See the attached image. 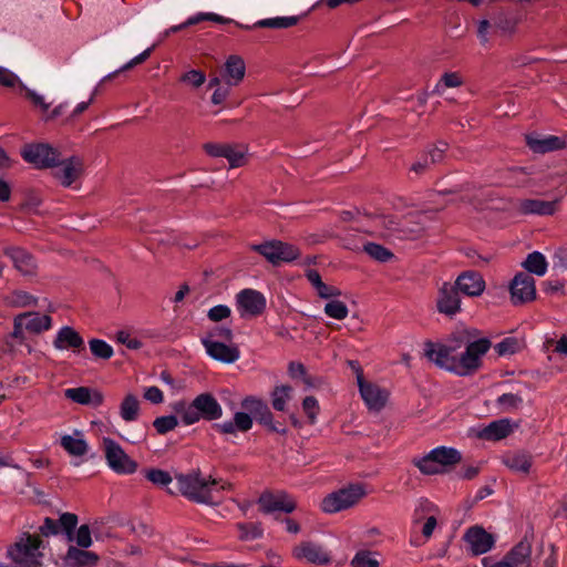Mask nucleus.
<instances>
[{
    "label": "nucleus",
    "instance_id": "obj_45",
    "mask_svg": "<svg viewBox=\"0 0 567 567\" xmlns=\"http://www.w3.org/2000/svg\"><path fill=\"white\" fill-rule=\"evenodd\" d=\"M89 346L92 354L97 359L109 360L114 353L113 348L101 339H91Z\"/></svg>",
    "mask_w": 567,
    "mask_h": 567
},
{
    "label": "nucleus",
    "instance_id": "obj_26",
    "mask_svg": "<svg viewBox=\"0 0 567 567\" xmlns=\"http://www.w3.org/2000/svg\"><path fill=\"white\" fill-rule=\"evenodd\" d=\"M439 312L453 317L461 310V300L457 289L445 282L440 291L436 301Z\"/></svg>",
    "mask_w": 567,
    "mask_h": 567
},
{
    "label": "nucleus",
    "instance_id": "obj_37",
    "mask_svg": "<svg viewBox=\"0 0 567 567\" xmlns=\"http://www.w3.org/2000/svg\"><path fill=\"white\" fill-rule=\"evenodd\" d=\"M503 463L513 472L527 474L532 467V457L525 453H508Z\"/></svg>",
    "mask_w": 567,
    "mask_h": 567
},
{
    "label": "nucleus",
    "instance_id": "obj_30",
    "mask_svg": "<svg viewBox=\"0 0 567 567\" xmlns=\"http://www.w3.org/2000/svg\"><path fill=\"white\" fill-rule=\"evenodd\" d=\"M64 395L66 399L83 405L100 406L104 400L101 392L92 391L86 386L66 389Z\"/></svg>",
    "mask_w": 567,
    "mask_h": 567
},
{
    "label": "nucleus",
    "instance_id": "obj_46",
    "mask_svg": "<svg viewBox=\"0 0 567 567\" xmlns=\"http://www.w3.org/2000/svg\"><path fill=\"white\" fill-rule=\"evenodd\" d=\"M470 333L471 329L455 331L443 344L450 348H455V354H460L458 350L466 348V344L470 342Z\"/></svg>",
    "mask_w": 567,
    "mask_h": 567
},
{
    "label": "nucleus",
    "instance_id": "obj_1",
    "mask_svg": "<svg viewBox=\"0 0 567 567\" xmlns=\"http://www.w3.org/2000/svg\"><path fill=\"white\" fill-rule=\"evenodd\" d=\"M241 408L246 412H236L231 421L223 423H214L213 429L220 434H236L239 432H248L252 427V417L260 424L267 426L271 432L286 434L287 429L280 423L274 422L272 413L265 401L256 396H246L241 401Z\"/></svg>",
    "mask_w": 567,
    "mask_h": 567
},
{
    "label": "nucleus",
    "instance_id": "obj_21",
    "mask_svg": "<svg viewBox=\"0 0 567 567\" xmlns=\"http://www.w3.org/2000/svg\"><path fill=\"white\" fill-rule=\"evenodd\" d=\"M204 151L212 157H225L230 167H240L245 164V151L233 144L228 143H205Z\"/></svg>",
    "mask_w": 567,
    "mask_h": 567
},
{
    "label": "nucleus",
    "instance_id": "obj_33",
    "mask_svg": "<svg viewBox=\"0 0 567 567\" xmlns=\"http://www.w3.org/2000/svg\"><path fill=\"white\" fill-rule=\"evenodd\" d=\"M513 432V426L508 419H502L491 422L485 426L478 436L486 441H499L507 437Z\"/></svg>",
    "mask_w": 567,
    "mask_h": 567
},
{
    "label": "nucleus",
    "instance_id": "obj_32",
    "mask_svg": "<svg viewBox=\"0 0 567 567\" xmlns=\"http://www.w3.org/2000/svg\"><path fill=\"white\" fill-rule=\"evenodd\" d=\"M99 561V556L89 550L70 546L65 556V563L71 567H94Z\"/></svg>",
    "mask_w": 567,
    "mask_h": 567
},
{
    "label": "nucleus",
    "instance_id": "obj_14",
    "mask_svg": "<svg viewBox=\"0 0 567 567\" xmlns=\"http://www.w3.org/2000/svg\"><path fill=\"white\" fill-rule=\"evenodd\" d=\"M567 194V188L560 192V196L554 200L534 198L517 199L513 208L518 215L551 216L557 212L561 198Z\"/></svg>",
    "mask_w": 567,
    "mask_h": 567
},
{
    "label": "nucleus",
    "instance_id": "obj_6",
    "mask_svg": "<svg viewBox=\"0 0 567 567\" xmlns=\"http://www.w3.org/2000/svg\"><path fill=\"white\" fill-rule=\"evenodd\" d=\"M478 334L477 329H471L470 342L466 344L465 351L460 354L464 375L472 374L481 368L482 358L492 346L489 339L477 338Z\"/></svg>",
    "mask_w": 567,
    "mask_h": 567
},
{
    "label": "nucleus",
    "instance_id": "obj_64",
    "mask_svg": "<svg viewBox=\"0 0 567 567\" xmlns=\"http://www.w3.org/2000/svg\"><path fill=\"white\" fill-rule=\"evenodd\" d=\"M117 341L132 350H138L143 346L141 340H138L136 338H132L130 336V333H127L125 331L117 332Z\"/></svg>",
    "mask_w": 567,
    "mask_h": 567
},
{
    "label": "nucleus",
    "instance_id": "obj_35",
    "mask_svg": "<svg viewBox=\"0 0 567 567\" xmlns=\"http://www.w3.org/2000/svg\"><path fill=\"white\" fill-rule=\"evenodd\" d=\"M532 546L528 542H519L504 557L514 567H529Z\"/></svg>",
    "mask_w": 567,
    "mask_h": 567
},
{
    "label": "nucleus",
    "instance_id": "obj_8",
    "mask_svg": "<svg viewBox=\"0 0 567 567\" xmlns=\"http://www.w3.org/2000/svg\"><path fill=\"white\" fill-rule=\"evenodd\" d=\"M102 446L107 465L117 474H133L137 470V463L132 460L122 446L110 437H103Z\"/></svg>",
    "mask_w": 567,
    "mask_h": 567
},
{
    "label": "nucleus",
    "instance_id": "obj_49",
    "mask_svg": "<svg viewBox=\"0 0 567 567\" xmlns=\"http://www.w3.org/2000/svg\"><path fill=\"white\" fill-rule=\"evenodd\" d=\"M324 313L333 319L343 320L348 317L349 310L344 302L331 300L324 306Z\"/></svg>",
    "mask_w": 567,
    "mask_h": 567
},
{
    "label": "nucleus",
    "instance_id": "obj_51",
    "mask_svg": "<svg viewBox=\"0 0 567 567\" xmlns=\"http://www.w3.org/2000/svg\"><path fill=\"white\" fill-rule=\"evenodd\" d=\"M178 425V419L175 415H165L156 417L153 422V426L156 432L164 435L173 431Z\"/></svg>",
    "mask_w": 567,
    "mask_h": 567
},
{
    "label": "nucleus",
    "instance_id": "obj_62",
    "mask_svg": "<svg viewBox=\"0 0 567 567\" xmlns=\"http://www.w3.org/2000/svg\"><path fill=\"white\" fill-rule=\"evenodd\" d=\"M25 316H16L13 320V331L9 333V339H14L19 344H22L25 340L23 329V319Z\"/></svg>",
    "mask_w": 567,
    "mask_h": 567
},
{
    "label": "nucleus",
    "instance_id": "obj_5",
    "mask_svg": "<svg viewBox=\"0 0 567 567\" xmlns=\"http://www.w3.org/2000/svg\"><path fill=\"white\" fill-rule=\"evenodd\" d=\"M462 460L461 453L446 446H440L421 458H414L413 464L420 470L422 474L434 475L441 473V466H450L460 463Z\"/></svg>",
    "mask_w": 567,
    "mask_h": 567
},
{
    "label": "nucleus",
    "instance_id": "obj_40",
    "mask_svg": "<svg viewBox=\"0 0 567 567\" xmlns=\"http://www.w3.org/2000/svg\"><path fill=\"white\" fill-rule=\"evenodd\" d=\"M300 18L292 17H276L269 19H262L257 21L254 27L259 28H271V29H288L296 25L299 22Z\"/></svg>",
    "mask_w": 567,
    "mask_h": 567
},
{
    "label": "nucleus",
    "instance_id": "obj_24",
    "mask_svg": "<svg viewBox=\"0 0 567 567\" xmlns=\"http://www.w3.org/2000/svg\"><path fill=\"white\" fill-rule=\"evenodd\" d=\"M3 255L12 260L13 267L24 276L35 274L37 262L34 257L25 249L17 246H9L3 249Z\"/></svg>",
    "mask_w": 567,
    "mask_h": 567
},
{
    "label": "nucleus",
    "instance_id": "obj_4",
    "mask_svg": "<svg viewBox=\"0 0 567 567\" xmlns=\"http://www.w3.org/2000/svg\"><path fill=\"white\" fill-rule=\"evenodd\" d=\"M42 545L40 536L23 533L20 538L9 548V557L17 564L25 567H40L39 560L42 554L39 548Z\"/></svg>",
    "mask_w": 567,
    "mask_h": 567
},
{
    "label": "nucleus",
    "instance_id": "obj_28",
    "mask_svg": "<svg viewBox=\"0 0 567 567\" xmlns=\"http://www.w3.org/2000/svg\"><path fill=\"white\" fill-rule=\"evenodd\" d=\"M454 287L457 291L471 297H476L484 291L485 281L478 272L465 271L457 277Z\"/></svg>",
    "mask_w": 567,
    "mask_h": 567
},
{
    "label": "nucleus",
    "instance_id": "obj_63",
    "mask_svg": "<svg viewBox=\"0 0 567 567\" xmlns=\"http://www.w3.org/2000/svg\"><path fill=\"white\" fill-rule=\"evenodd\" d=\"M233 337L234 334L230 328L218 326L209 330L205 338H209L210 340L221 339L230 342Z\"/></svg>",
    "mask_w": 567,
    "mask_h": 567
},
{
    "label": "nucleus",
    "instance_id": "obj_55",
    "mask_svg": "<svg viewBox=\"0 0 567 567\" xmlns=\"http://www.w3.org/2000/svg\"><path fill=\"white\" fill-rule=\"evenodd\" d=\"M21 84H22V82L20 81L18 75H16L10 70L0 66V85H2L4 87H10V89L17 87L19 90Z\"/></svg>",
    "mask_w": 567,
    "mask_h": 567
},
{
    "label": "nucleus",
    "instance_id": "obj_38",
    "mask_svg": "<svg viewBox=\"0 0 567 567\" xmlns=\"http://www.w3.org/2000/svg\"><path fill=\"white\" fill-rule=\"evenodd\" d=\"M140 414V401L134 394H127L121 405L120 415L125 422L136 421Z\"/></svg>",
    "mask_w": 567,
    "mask_h": 567
},
{
    "label": "nucleus",
    "instance_id": "obj_44",
    "mask_svg": "<svg viewBox=\"0 0 567 567\" xmlns=\"http://www.w3.org/2000/svg\"><path fill=\"white\" fill-rule=\"evenodd\" d=\"M363 250L374 260L380 262H386L391 260L394 255L393 252L382 245L375 243H367L363 246Z\"/></svg>",
    "mask_w": 567,
    "mask_h": 567
},
{
    "label": "nucleus",
    "instance_id": "obj_43",
    "mask_svg": "<svg viewBox=\"0 0 567 567\" xmlns=\"http://www.w3.org/2000/svg\"><path fill=\"white\" fill-rule=\"evenodd\" d=\"M290 385H278L271 392V404L276 411H285L287 401L291 398Z\"/></svg>",
    "mask_w": 567,
    "mask_h": 567
},
{
    "label": "nucleus",
    "instance_id": "obj_12",
    "mask_svg": "<svg viewBox=\"0 0 567 567\" xmlns=\"http://www.w3.org/2000/svg\"><path fill=\"white\" fill-rule=\"evenodd\" d=\"M516 28V21L505 12H498L491 19L480 21L477 35L482 43L488 41V34L503 35L512 33Z\"/></svg>",
    "mask_w": 567,
    "mask_h": 567
},
{
    "label": "nucleus",
    "instance_id": "obj_34",
    "mask_svg": "<svg viewBox=\"0 0 567 567\" xmlns=\"http://www.w3.org/2000/svg\"><path fill=\"white\" fill-rule=\"evenodd\" d=\"M245 62L239 55H230L225 63L223 76L228 85H237L245 76Z\"/></svg>",
    "mask_w": 567,
    "mask_h": 567
},
{
    "label": "nucleus",
    "instance_id": "obj_52",
    "mask_svg": "<svg viewBox=\"0 0 567 567\" xmlns=\"http://www.w3.org/2000/svg\"><path fill=\"white\" fill-rule=\"evenodd\" d=\"M463 84L462 76L457 72H446L442 75L440 82L436 84L434 93L442 94V86L444 87H458Z\"/></svg>",
    "mask_w": 567,
    "mask_h": 567
},
{
    "label": "nucleus",
    "instance_id": "obj_25",
    "mask_svg": "<svg viewBox=\"0 0 567 567\" xmlns=\"http://www.w3.org/2000/svg\"><path fill=\"white\" fill-rule=\"evenodd\" d=\"M206 352L215 360L224 363H234L239 359L240 351L237 346H228L217 340L204 338L202 340Z\"/></svg>",
    "mask_w": 567,
    "mask_h": 567
},
{
    "label": "nucleus",
    "instance_id": "obj_23",
    "mask_svg": "<svg viewBox=\"0 0 567 567\" xmlns=\"http://www.w3.org/2000/svg\"><path fill=\"white\" fill-rule=\"evenodd\" d=\"M204 21H210V22L220 23V24L235 23L237 27H239L241 29H245V30H249V29H254L255 28L254 25H251V27L250 25H244V24H241L239 22L234 21L233 19L221 17V16H219L217 13L199 12V13L193 16V17H189L185 22H183L181 24H177V25H173L169 29H167L164 32V37L166 38V37H168L172 33H176V32H178L181 30H184L187 27L195 25V24H198V23L204 22Z\"/></svg>",
    "mask_w": 567,
    "mask_h": 567
},
{
    "label": "nucleus",
    "instance_id": "obj_17",
    "mask_svg": "<svg viewBox=\"0 0 567 567\" xmlns=\"http://www.w3.org/2000/svg\"><path fill=\"white\" fill-rule=\"evenodd\" d=\"M513 305H523L536 299L535 279L528 272H518L509 285Z\"/></svg>",
    "mask_w": 567,
    "mask_h": 567
},
{
    "label": "nucleus",
    "instance_id": "obj_18",
    "mask_svg": "<svg viewBox=\"0 0 567 567\" xmlns=\"http://www.w3.org/2000/svg\"><path fill=\"white\" fill-rule=\"evenodd\" d=\"M292 556L299 561L324 566L331 563V556L319 544L306 540L292 548Z\"/></svg>",
    "mask_w": 567,
    "mask_h": 567
},
{
    "label": "nucleus",
    "instance_id": "obj_36",
    "mask_svg": "<svg viewBox=\"0 0 567 567\" xmlns=\"http://www.w3.org/2000/svg\"><path fill=\"white\" fill-rule=\"evenodd\" d=\"M19 316H25L23 319L24 328L32 333H41L49 330L52 326V319L48 315H41L39 312H25L20 313Z\"/></svg>",
    "mask_w": 567,
    "mask_h": 567
},
{
    "label": "nucleus",
    "instance_id": "obj_19",
    "mask_svg": "<svg viewBox=\"0 0 567 567\" xmlns=\"http://www.w3.org/2000/svg\"><path fill=\"white\" fill-rule=\"evenodd\" d=\"M78 525V516L73 513H63L59 520L50 517H45L43 524L39 527V532L42 536L49 537L58 535L64 532L68 536V540H73V532Z\"/></svg>",
    "mask_w": 567,
    "mask_h": 567
},
{
    "label": "nucleus",
    "instance_id": "obj_53",
    "mask_svg": "<svg viewBox=\"0 0 567 567\" xmlns=\"http://www.w3.org/2000/svg\"><path fill=\"white\" fill-rule=\"evenodd\" d=\"M14 307H29L37 305V298L23 290H14L9 297Z\"/></svg>",
    "mask_w": 567,
    "mask_h": 567
},
{
    "label": "nucleus",
    "instance_id": "obj_10",
    "mask_svg": "<svg viewBox=\"0 0 567 567\" xmlns=\"http://www.w3.org/2000/svg\"><path fill=\"white\" fill-rule=\"evenodd\" d=\"M364 496V489L361 485H351L327 495L321 502V509L324 513H337L347 509Z\"/></svg>",
    "mask_w": 567,
    "mask_h": 567
},
{
    "label": "nucleus",
    "instance_id": "obj_41",
    "mask_svg": "<svg viewBox=\"0 0 567 567\" xmlns=\"http://www.w3.org/2000/svg\"><path fill=\"white\" fill-rule=\"evenodd\" d=\"M496 405L501 412L511 413L520 409L523 398L515 393H504L497 398Z\"/></svg>",
    "mask_w": 567,
    "mask_h": 567
},
{
    "label": "nucleus",
    "instance_id": "obj_22",
    "mask_svg": "<svg viewBox=\"0 0 567 567\" xmlns=\"http://www.w3.org/2000/svg\"><path fill=\"white\" fill-rule=\"evenodd\" d=\"M463 539L468 544L470 550L474 556L489 551L495 544L494 536L478 525L470 527L465 532Z\"/></svg>",
    "mask_w": 567,
    "mask_h": 567
},
{
    "label": "nucleus",
    "instance_id": "obj_48",
    "mask_svg": "<svg viewBox=\"0 0 567 567\" xmlns=\"http://www.w3.org/2000/svg\"><path fill=\"white\" fill-rule=\"evenodd\" d=\"M143 473L146 480L157 486H167L173 481L168 472L159 468H146Z\"/></svg>",
    "mask_w": 567,
    "mask_h": 567
},
{
    "label": "nucleus",
    "instance_id": "obj_2",
    "mask_svg": "<svg viewBox=\"0 0 567 567\" xmlns=\"http://www.w3.org/2000/svg\"><path fill=\"white\" fill-rule=\"evenodd\" d=\"M173 410L181 416L185 425H192L199 420L215 421L221 417L223 409L216 398L209 393L198 394L192 402L177 401Z\"/></svg>",
    "mask_w": 567,
    "mask_h": 567
},
{
    "label": "nucleus",
    "instance_id": "obj_29",
    "mask_svg": "<svg viewBox=\"0 0 567 567\" xmlns=\"http://www.w3.org/2000/svg\"><path fill=\"white\" fill-rule=\"evenodd\" d=\"M526 144L534 153L539 154L561 150L565 146V142L558 136L548 135L542 137L537 134L526 135Z\"/></svg>",
    "mask_w": 567,
    "mask_h": 567
},
{
    "label": "nucleus",
    "instance_id": "obj_50",
    "mask_svg": "<svg viewBox=\"0 0 567 567\" xmlns=\"http://www.w3.org/2000/svg\"><path fill=\"white\" fill-rule=\"evenodd\" d=\"M370 550H359L350 561L351 567H380V563L372 557Z\"/></svg>",
    "mask_w": 567,
    "mask_h": 567
},
{
    "label": "nucleus",
    "instance_id": "obj_61",
    "mask_svg": "<svg viewBox=\"0 0 567 567\" xmlns=\"http://www.w3.org/2000/svg\"><path fill=\"white\" fill-rule=\"evenodd\" d=\"M19 91L24 93V96L32 102L34 106L41 107L42 111H48L49 104L44 102V99L37 94L34 91L28 89L23 83L20 85Z\"/></svg>",
    "mask_w": 567,
    "mask_h": 567
},
{
    "label": "nucleus",
    "instance_id": "obj_42",
    "mask_svg": "<svg viewBox=\"0 0 567 567\" xmlns=\"http://www.w3.org/2000/svg\"><path fill=\"white\" fill-rule=\"evenodd\" d=\"M61 446L73 456H83L86 454L89 449L83 439H75L71 435L62 436Z\"/></svg>",
    "mask_w": 567,
    "mask_h": 567
},
{
    "label": "nucleus",
    "instance_id": "obj_56",
    "mask_svg": "<svg viewBox=\"0 0 567 567\" xmlns=\"http://www.w3.org/2000/svg\"><path fill=\"white\" fill-rule=\"evenodd\" d=\"M238 529L241 532V539H256L262 535V529L258 524H237Z\"/></svg>",
    "mask_w": 567,
    "mask_h": 567
},
{
    "label": "nucleus",
    "instance_id": "obj_39",
    "mask_svg": "<svg viewBox=\"0 0 567 567\" xmlns=\"http://www.w3.org/2000/svg\"><path fill=\"white\" fill-rule=\"evenodd\" d=\"M524 268L528 274H535L537 276H544L547 270V261L545 256L539 251H533L527 255L523 262Z\"/></svg>",
    "mask_w": 567,
    "mask_h": 567
},
{
    "label": "nucleus",
    "instance_id": "obj_54",
    "mask_svg": "<svg viewBox=\"0 0 567 567\" xmlns=\"http://www.w3.org/2000/svg\"><path fill=\"white\" fill-rule=\"evenodd\" d=\"M498 355L514 354L519 350V341L516 338L508 337L494 347Z\"/></svg>",
    "mask_w": 567,
    "mask_h": 567
},
{
    "label": "nucleus",
    "instance_id": "obj_59",
    "mask_svg": "<svg viewBox=\"0 0 567 567\" xmlns=\"http://www.w3.org/2000/svg\"><path fill=\"white\" fill-rule=\"evenodd\" d=\"M73 540L76 542L79 547L87 548L92 545L91 530L89 525H81L76 532L75 537L73 536Z\"/></svg>",
    "mask_w": 567,
    "mask_h": 567
},
{
    "label": "nucleus",
    "instance_id": "obj_13",
    "mask_svg": "<svg viewBox=\"0 0 567 567\" xmlns=\"http://www.w3.org/2000/svg\"><path fill=\"white\" fill-rule=\"evenodd\" d=\"M22 157L39 168L54 167L60 162V153L44 143L27 145L22 151Z\"/></svg>",
    "mask_w": 567,
    "mask_h": 567
},
{
    "label": "nucleus",
    "instance_id": "obj_15",
    "mask_svg": "<svg viewBox=\"0 0 567 567\" xmlns=\"http://www.w3.org/2000/svg\"><path fill=\"white\" fill-rule=\"evenodd\" d=\"M258 505L265 514H271L277 511L292 513L297 507L296 501L285 491L276 493L270 491L262 492L258 498Z\"/></svg>",
    "mask_w": 567,
    "mask_h": 567
},
{
    "label": "nucleus",
    "instance_id": "obj_20",
    "mask_svg": "<svg viewBox=\"0 0 567 567\" xmlns=\"http://www.w3.org/2000/svg\"><path fill=\"white\" fill-rule=\"evenodd\" d=\"M237 308L241 317L260 316L266 308V299L264 295L254 289H244L236 296Z\"/></svg>",
    "mask_w": 567,
    "mask_h": 567
},
{
    "label": "nucleus",
    "instance_id": "obj_31",
    "mask_svg": "<svg viewBox=\"0 0 567 567\" xmlns=\"http://www.w3.org/2000/svg\"><path fill=\"white\" fill-rule=\"evenodd\" d=\"M62 168L56 173L61 184L65 187L71 186L83 173V161L78 156H71L62 161Z\"/></svg>",
    "mask_w": 567,
    "mask_h": 567
},
{
    "label": "nucleus",
    "instance_id": "obj_11",
    "mask_svg": "<svg viewBox=\"0 0 567 567\" xmlns=\"http://www.w3.org/2000/svg\"><path fill=\"white\" fill-rule=\"evenodd\" d=\"M427 219L426 212H413L399 221L389 218L386 226L390 230L396 231L402 238L416 239L424 233V224Z\"/></svg>",
    "mask_w": 567,
    "mask_h": 567
},
{
    "label": "nucleus",
    "instance_id": "obj_9",
    "mask_svg": "<svg viewBox=\"0 0 567 567\" xmlns=\"http://www.w3.org/2000/svg\"><path fill=\"white\" fill-rule=\"evenodd\" d=\"M251 249L264 256L272 265L290 262L300 256L298 247L280 240H270L259 245H252Z\"/></svg>",
    "mask_w": 567,
    "mask_h": 567
},
{
    "label": "nucleus",
    "instance_id": "obj_58",
    "mask_svg": "<svg viewBox=\"0 0 567 567\" xmlns=\"http://www.w3.org/2000/svg\"><path fill=\"white\" fill-rule=\"evenodd\" d=\"M302 409L309 419V423L316 422L317 414L319 412V404L315 396H306L302 401Z\"/></svg>",
    "mask_w": 567,
    "mask_h": 567
},
{
    "label": "nucleus",
    "instance_id": "obj_3",
    "mask_svg": "<svg viewBox=\"0 0 567 567\" xmlns=\"http://www.w3.org/2000/svg\"><path fill=\"white\" fill-rule=\"evenodd\" d=\"M178 491L189 501L198 504L214 505V486L219 482L212 476L203 477L199 470H193L187 474L175 475Z\"/></svg>",
    "mask_w": 567,
    "mask_h": 567
},
{
    "label": "nucleus",
    "instance_id": "obj_57",
    "mask_svg": "<svg viewBox=\"0 0 567 567\" xmlns=\"http://www.w3.org/2000/svg\"><path fill=\"white\" fill-rule=\"evenodd\" d=\"M181 82L188 83L194 87H199L205 83L206 75L198 70H190L181 76Z\"/></svg>",
    "mask_w": 567,
    "mask_h": 567
},
{
    "label": "nucleus",
    "instance_id": "obj_7",
    "mask_svg": "<svg viewBox=\"0 0 567 567\" xmlns=\"http://www.w3.org/2000/svg\"><path fill=\"white\" fill-rule=\"evenodd\" d=\"M425 357L441 369L464 375L463 367L460 362V354H455V348H450L443 343L425 342Z\"/></svg>",
    "mask_w": 567,
    "mask_h": 567
},
{
    "label": "nucleus",
    "instance_id": "obj_60",
    "mask_svg": "<svg viewBox=\"0 0 567 567\" xmlns=\"http://www.w3.org/2000/svg\"><path fill=\"white\" fill-rule=\"evenodd\" d=\"M230 308L225 305H218L209 309L207 317L213 322H219L230 317Z\"/></svg>",
    "mask_w": 567,
    "mask_h": 567
},
{
    "label": "nucleus",
    "instance_id": "obj_16",
    "mask_svg": "<svg viewBox=\"0 0 567 567\" xmlns=\"http://www.w3.org/2000/svg\"><path fill=\"white\" fill-rule=\"evenodd\" d=\"M360 394L370 410L380 411L386 404L389 392L379 385L364 381L361 367L357 370Z\"/></svg>",
    "mask_w": 567,
    "mask_h": 567
},
{
    "label": "nucleus",
    "instance_id": "obj_47",
    "mask_svg": "<svg viewBox=\"0 0 567 567\" xmlns=\"http://www.w3.org/2000/svg\"><path fill=\"white\" fill-rule=\"evenodd\" d=\"M154 47H151L146 50H144L141 54H138L137 56H135L134 59H132L131 61H128L126 64H124L121 69L114 71L113 73H110L109 75L104 76L103 80H102V83L103 82H106L109 80H112L114 79L118 73L123 72V71H127V70H131L133 69L134 66L138 65V64H142L143 62H145L152 51H153Z\"/></svg>",
    "mask_w": 567,
    "mask_h": 567
},
{
    "label": "nucleus",
    "instance_id": "obj_27",
    "mask_svg": "<svg viewBox=\"0 0 567 567\" xmlns=\"http://www.w3.org/2000/svg\"><path fill=\"white\" fill-rule=\"evenodd\" d=\"M53 346L58 350L72 349L74 352H80L85 349L84 340L81 334L72 327H62L54 340Z\"/></svg>",
    "mask_w": 567,
    "mask_h": 567
}]
</instances>
